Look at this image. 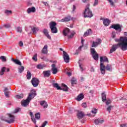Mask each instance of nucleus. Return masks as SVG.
Returning <instances> with one entry per match:
<instances>
[{"mask_svg": "<svg viewBox=\"0 0 127 127\" xmlns=\"http://www.w3.org/2000/svg\"><path fill=\"white\" fill-rule=\"evenodd\" d=\"M115 41H116V42H120V43L115 44V45H118L123 51L127 50V37H121L120 39H115Z\"/></svg>", "mask_w": 127, "mask_h": 127, "instance_id": "obj_1", "label": "nucleus"}, {"mask_svg": "<svg viewBox=\"0 0 127 127\" xmlns=\"http://www.w3.org/2000/svg\"><path fill=\"white\" fill-rule=\"evenodd\" d=\"M104 62H105V58L100 57V69L101 74L105 75L106 73V65H104Z\"/></svg>", "mask_w": 127, "mask_h": 127, "instance_id": "obj_2", "label": "nucleus"}, {"mask_svg": "<svg viewBox=\"0 0 127 127\" xmlns=\"http://www.w3.org/2000/svg\"><path fill=\"white\" fill-rule=\"evenodd\" d=\"M53 86L54 88H56L57 90H63V91L64 92H68L69 89V88L67 87V85L64 83L62 84V87L59 86L58 83H53Z\"/></svg>", "mask_w": 127, "mask_h": 127, "instance_id": "obj_3", "label": "nucleus"}, {"mask_svg": "<svg viewBox=\"0 0 127 127\" xmlns=\"http://www.w3.org/2000/svg\"><path fill=\"white\" fill-rule=\"evenodd\" d=\"M93 16V13L91 10H90V4H87L86 5V8H85L84 12V17H92Z\"/></svg>", "mask_w": 127, "mask_h": 127, "instance_id": "obj_4", "label": "nucleus"}, {"mask_svg": "<svg viewBox=\"0 0 127 127\" xmlns=\"http://www.w3.org/2000/svg\"><path fill=\"white\" fill-rule=\"evenodd\" d=\"M31 96H32V93H30L29 94V95L27 98L26 100H23L21 102V104L22 107H27L31 101Z\"/></svg>", "mask_w": 127, "mask_h": 127, "instance_id": "obj_5", "label": "nucleus"}, {"mask_svg": "<svg viewBox=\"0 0 127 127\" xmlns=\"http://www.w3.org/2000/svg\"><path fill=\"white\" fill-rule=\"evenodd\" d=\"M63 33L64 36H67L69 39H71V38L74 37V33H71L70 29L68 28H65L63 32Z\"/></svg>", "mask_w": 127, "mask_h": 127, "instance_id": "obj_6", "label": "nucleus"}, {"mask_svg": "<svg viewBox=\"0 0 127 127\" xmlns=\"http://www.w3.org/2000/svg\"><path fill=\"white\" fill-rule=\"evenodd\" d=\"M56 25H57V23L55 22H51L50 23V28L51 29L52 33H57V32H58Z\"/></svg>", "mask_w": 127, "mask_h": 127, "instance_id": "obj_7", "label": "nucleus"}, {"mask_svg": "<svg viewBox=\"0 0 127 127\" xmlns=\"http://www.w3.org/2000/svg\"><path fill=\"white\" fill-rule=\"evenodd\" d=\"M90 52L92 57L93 58L94 60L98 61L99 60V54L97 53L96 50L94 48H92L90 49Z\"/></svg>", "mask_w": 127, "mask_h": 127, "instance_id": "obj_8", "label": "nucleus"}, {"mask_svg": "<svg viewBox=\"0 0 127 127\" xmlns=\"http://www.w3.org/2000/svg\"><path fill=\"white\" fill-rule=\"evenodd\" d=\"M8 118L7 119V120H5V122H6V123H8V124H13V123H14V120L15 119L14 116L10 114H8Z\"/></svg>", "mask_w": 127, "mask_h": 127, "instance_id": "obj_9", "label": "nucleus"}, {"mask_svg": "<svg viewBox=\"0 0 127 127\" xmlns=\"http://www.w3.org/2000/svg\"><path fill=\"white\" fill-rule=\"evenodd\" d=\"M63 58L64 62L65 63H69V60H70V57H69V55L65 51L63 52Z\"/></svg>", "mask_w": 127, "mask_h": 127, "instance_id": "obj_10", "label": "nucleus"}, {"mask_svg": "<svg viewBox=\"0 0 127 127\" xmlns=\"http://www.w3.org/2000/svg\"><path fill=\"white\" fill-rule=\"evenodd\" d=\"M38 85H39V80L38 78L33 77L32 78V86L36 88V87L38 86Z\"/></svg>", "mask_w": 127, "mask_h": 127, "instance_id": "obj_11", "label": "nucleus"}, {"mask_svg": "<svg viewBox=\"0 0 127 127\" xmlns=\"http://www.w3.org/2000/svg\"><path fill=\"white\" fill-rule=\"evenodd\" d=\"M105 123V120L101 119H97L94 120V124L96 126H99V125H102V124H104Z\"/></svg>", "mask_w": 127, "mask_h": 127, "instance_id": "obj_12", "label": "nucleus"}, {"mask_svg": "<svg viewBox=\"0 0 127 127\" xmlns=\"http://www.w3.org/2000/svg\"><path fill=\"white\" fill-rule=\"evenodd\" d=\"M112 28H114V29H115V30H118L119 32H121L122 31V28H121V26L120 24H114L111 26Z\"/></svg>", "mask_w": 127, "mask_h": 127, "instance_id": "obj_13", "label": "nucleus"}, {"mask_svg": "<svg viewBox=\"0 0 127 127\" xmlns=\"http://www.w3.org/2000/svg\"><path fill=\"white\" fill-rule=\"evenodd\" d=\"M119 48H120L119 45H113L111 48V49L110 50L109 54H111V53L115 52V51H116V50H117V49H118Z\"/></svg>", "mask_w": 127, "mask_h": 127, "instance_id": "obj_14", "label": "nucleus"}, {"mask_svg": "<svg viewBox=\"0 0 127 127\" xmlns=\"http://www.w3.org/2000/svg\"><path fill=\"white\" fill-rule=\"evenodd\" d=\"M43 74L44 77L48 78V77H50L51 75V71L50 70H46L43 72Z\"/></svg>", "mask_w": 127, "mask_h": 127, "instance_id": "obj_15", "label": "nucleus"}, {"mask_svg": "<svg viewBox=\"0 0 127 127\" xmlns=\"http://www.w3.org/2000/svg\"><path fill=\"white\" fill-rule=\"evenodd\" d=\"M52 71L53 72V74L55 75V74H57V72H58V69H57V68H56V65L55 64H52Z\"/></svg>", "mask_w": 127, "mask_h": 127, "instance_id": "obj_16", "label": "nucleus"}, {"mask_svg": "<svg viewBox=\"0 0 127 127\" xmlns=\"http://www.w3.org/2000/svg\"><path fill=\"white\" fill-rule=\"evenodd\" d=\"M77 116L78 119H79V120H80V119H83V118H84V117L85 116V114H84V112L80 111L78 112Z\"/></svg>", "mask_w": 127, "mask_h": 127, "instance_id": "obj_17", "label": "nucleus"}, {"mask_svg": "<svg viewBox=\"0 0 127 127\" xmlns=\"http://www.w3.org/2000/svg\"><path fill=\"white\" fill-rule=\"evenodd\" d=\"M44 34L49 39H51V37L49 35V33H48V30L46 29H44L43 31Z\"/></svg>", "mask_w": 127, "mask_h": 127, "instance_id": "obj_18", "label": "nucleus"}, {"mask_svg": "<svg viewBox=\"0 0 127 127\" xmlns=\"http://www.w3.org/2000/svg\"><path fill=\"white\" fill-rule=\"evenodd\" d=\"M93 33L91 29L87 30L86 32L84 33L83 36L84 37H87V36H89V35H91Z\"/></svg>", "mask_w": 127, "mask_h": 127, "instance_id": "obj_19", "label": "nucleus"}, {"mask_svg": "<svg viewBox=\"0 0 127 127\" xmlns=\"http://www.w3.org/2000/svg\"><path fill=\"white\" fill-rule=\"evenodd\" d=\"M40 104L42 107H43L44 109H46L48 107V104H47V102L45 101H40Z\"/></svg>", "mask_w": 127, "mask_h": 127, "instance_id": "obj_20", "label": "nucleus"}, {"mask_svg": "<svg viewBox=\"0 0 127 127\" xmlns=\"http://www.w3.org/2000/svg\"><path fill=\"white\" fill-rule=\"evenodd\" d=\"M110 23H111V21L109 20V19H105L103 20V24L105 26H109V25H110Z\"/></svg>", "mask_w": 127, "mask_h": 127, "instance_id": "obj_21", "label": "nucleus"}, {"mask_svg": "<svg viewBox=\"0 0 127 127\" xmlns=\"http://www.w3.org/2000/svg\"><path fill=\"white\" fill-rule=\"evenodd\" d=\"M11 61L14 62L15 64H16L17 65H19V66H21L22 65L21 62H20V61L18 60L11 59Z\"/></svg>", "mask_w": 127, "mask_h": 127, "instance_id": "obj_22", "label": "nucleus"}, {"mask_svg": "<svg viewBox=\"0 0 127 127\" xmlns=\"http://www.w3.org/2000/svg\"><path fill=\"white\" fill-rule=\"evenodd\" d=\"M48 47L47 46V45L44 46L42 50V53H43V54H47V52H48V51L47 50Z\"/></svg>", "mask_w": 127, "mask_h": 127, "instance_id": "obj_23", "label": "nucleus"}, {"mask_svg": "<svg viewBox=\"0 0 127 127\" xmlns=\"http://www.w3.org/2000/svg\"><path fill=\"white\" fill-rule=\"evenodd\" d=\"M83 99H84V95L83 94V93H80L79 95H78L76 100L78 102H80V101L83 100Z\"/></svg>", "mask_w": 127, "mask_h": 127, "instance_id": "obj_24", "label": "nucleus"}, {"mask_svg": "<svg viewBox=\"0 0 127 127\" xmlns=\"http://www.w3.org/2000/svg\"><path fill=\"white\" fill-rule=\"evenodd\" d=\"M4 93L5 97L7 98H8L9 97V91H8V88L7 87H5L4 90Z\"/></svg>", "mask_w": 127, "mask_h": 127, "instance_id": "obj_25", "label": "nucleus"}, {"mask_svg": "<svg viewBox=\"0 0 127 127\" xmlns=\"http://www.w3.org/2000/svg\"><path fill=\"white\" fill-rule=\"evenodd\" d=\"M102 102H104L107 101V95L104 92L102 93L101 95Z\"/></svg>", "mask_w": 127, "mask_h": 127, "instance_id": "obj_26", "label": "nucleus"}, {"mask_svg": "<svg viewBox=\"0 0 127 127\" xmlns=\"http://www.w3.org/2000/svg\"><path fill=\"white\" fill-rule=\"evenodd\" d=\"M83 47H84L83 46H80L77 50H76V52L75 53V55H78V54H79V53H80V52H81L82 51V48H83Z\"/></svg>", "mask_w": 127, "mask_h": 127, "instance_id": "obj_27", "label": "nucleus"}, {"mask_svg": "<svg viewBox=\"0 0 127 127\" xmlns=\"http://www.w3.org/2000/svg\"><path fill=\"white\" fill-rule=\"evenodd\" d=\"M71 86H74L75 84H77V79L75 77H72L71 80Z\"/></svg>", "mask_w": 127, "mask_h": 127, "instance_id": "obj_28", "label": "nucleus"}, {"mask_svg": "<svg viewBox=\"0 0 127 127\" xmlns=\"http://www.w3.org/2000/svg\"><path fill=\"white\" fill-rule=\"evenodd\" d=\"M39 31V29L38 28V27H33L32 28L33 34H36Z\"/></svg>", "mask_w": 127, "mask_h": 127, "instance_id": "obj_29", "label": "nucleus"}, {"mask_svg": "<svg viewBox=\"0 0 127 127\" xmlns=\"http://www.w3.org/2000/svg\"><path fill=\"white\" fill-rule=\"evenodd\" d=\"M106 67V69L107 71H112V65L108 64Z\"/></svg>", "mask_w": 127, "mask_h": 127, "instance_id": "obj_30", "label": "nucleus"}, {"mask_svg": "<svg viewBox=\"0 0 127 127\" xmlns=\"http://www.w3.org/2000/svg\"><path fill=\"white\" fill-rule=\"evenodd\" d=\"M5 70H6V67H3L1 69V71H0V75L2 76V75H3L4 72H5Z\"/></svg>", "mask_w": 127, "mask_h": 127, "instance_id": "obj_31", "label": "nucleus"}, {"mask_svg": "<svg viewBox=\"0 0 127 127\" xmlns=\"http://www.w3.org/2000/svg\"><path fill=\"white\" fill-rule=\"evenodd\" d=\"M78 64L81 72H83V71H84L85 68H84V65L80 63H78Z\"/></svg>", "mask_w": 127, "mask_h": 127, "instance_id": "obj_32", "label": "nucleus"}, {"mask_svg": "<svg viewBox=\"0 0 127 127\" xmlns=\"http://www.w3.org/2000/svg\"><path fill=\"white\" fill-rule=\"evenodd\" d=\"M99 45V43L96 42L95 41H93L92 42V44L91 45L92 47H94L95 48H96V47H97Z\"/></svg>", "mask_w": 127, "mask_h": 127, "instance_id": "obj_33", "label": "nucleus"}, {"mask_svg": "<svg viewBox=\"0 0 127 127\" xmlns=\"http://www.w3.org/2000/svg\"><path fill=\"white\" fill-rule=\"evenodd\" d=\"M24 71V66L21 65V66L18 68V72L19 73H22Z\"/></svg>", "mask_w": 127, "mask_h": 127, "instance_id": "obj_34", "label": "nucleus"}, {"mask_svg": "<svg viewBox=\"0 0 127 127\" xmlns=\"http://www.w3.org/2000/svg\"><path fill=\"white\" fill-rule=\"evenodd\" d=\"M71 18L70 17H65L61 20L62 22H64V21H70Z\"/></svg>", "mask_w": 127, "mask_h": 127, "instance_id": "obj_35", "label": "nucleus"}, {"mask_svg": "<svg viewBox=\"0 0 127 127\" xmlns=\"http://www.w3.org/2000/svg\"><path fill=\"white\" fill-rule=\"evenodd\" d=\"M36 96H37V93H36V89H33L32 90V98H34V97H36Z\"/></svg>", "mask_w": 127, "mask_h": 127, "instance_id": "obj_36", "label": "nucleus"}, {"mask_svg": "<svg viewBox=\"0 0 127 127\" xmlns=\"http://www.w3.org/2000/svg\"><path fill=\"white\" fill-rule=\"evenodd\" d=\"M26 77H27V79H28V80H29V79H31V73H30V72H29V71H27Z\"/></svg>", "mask_w": 127, "mask_h": 127, "instance_id": "obj_37", "label": "nucleus"}, {"mask_svg": "<svg viewBox=\"0 0 127 127\" xmlns=\"http://www.w3.org/2000/svg\"><path fill=\"white\" fill-rule=\"evenodd\" d=\"M35 118L36 119V120H40V113H36L35 115Z\"/></svg>", "mask_w": 127, "mask_h": 127, "instance_id": "obj_38", "label": "nucleus"}, {"mask_svg": "<svg viewBox=\"0 0 127 127\" xmlns=\"http://www.w3.org/2000/svg\"><path fill=\"white\" fill-rule=\"evenodd\" d=\"M32 60H33V61H34L35 62H37V54H35L33 58H32Z\"/></svg>", "mask_w": 127, "mask_h": 127, "instance_id": "obj_39", "label": "nucleus"}, {"mask_svg": "<svg viewBox=\"0 0 127 127\" xmlns=\"http://www.w3.org/2000/svg\"><path fill=\"white\" fill-rule=\"evenodd\" d=\"M4 13L6 15H9V14H11V13H12V12L11 10H5Z\"/></svg>", "mask_w": 127, "mask_h": 127, "instance_id": "obj_40", "label": "nucleus"}, {"mask_svg": "<svg viewBox=\"0 0 127 127\" xmlns=\"http://www.w3.org/2000/svg\"><path fill=\"white\" fill-rule=\"evenodd\" d=\"M0 59L2 61V62H6V57L2 56L0 57Z\"/></svg>", "mask_w": 127, "mask_h": 127, "instance_id": "obj_41", "label": "nucleus"}, {"mask_svg": "<svg viewBox=\"0 0 127 127\" xmlns=\"http://www.w3.org/2000/svg\"><path fill=\"white\" fill-rule=\"evenodd\" d=\"M106 101V104L107 105V106H109L110 104L112 103V100L110 99H108Z\"/></svg>", "mask_w": 127, "mask_h": 127, "instance_id": "obj_42", "label": "nucleus"}, {"mask_svg": "<svg viewBox=\"0 0 127 127\" xmlns=\"http://www.w3.org/2000/svg\"><path fill=\"white\" fill-rule=\"evenodd\" d=\"M37 69H43L44 68V65L42 64H38L37 65Z\"/></svg>", "mask_w": 127, "mask_h": 127, "instance_id": "obj_43", "label": "nucleus"}, {"mask_svg": "<svg viewBox=\"0 0 127 127\" xmlns=\"http://www.w3.org/2000/svg\"><path fill=\"white\" fill-rule=\"evenodd\" d=\"M16 99H22L23 98V94H21L20 95H18L16 96Z\"/></svg>", "mask_w": 127, "mask_h": 127, "instance_id": "obj_44", "label": "nucleus"}, {"mask_svg": "<svg viewBox=\"0 0 127 127\" xmlns=\"http://www.w3.org/2000/svg\"><path fill=\"white\" fill-rule=\"evenodd\" d=\"M75 10H76V6L75 5H73L72 6V10L71 11L72 13H75Z\"/></svg>", "mask_w": 127, "mask_h": 127, "instance_id": "obj_45", "label": "nucleus"}, {"mask_svg": "<svg viewBox=\"0 0 127 127\" xmlns=\"http://www.w3.org/2000/svg\"><path fill=\"white\" fill-rule=\"evenodd\" d=\"M95 42H97L100 45V44H101V43H102V40L101 39H99V38L97 39L96 41Z\"/></svg>", "mask_w": 127, "mask_h": 127, "instance_id": "obj_46", "label": "nucleus"}, {"mask_svg": "<svg viewBox=\"0 0 127 127\" xmlns=\"http://www.w3.org/2000/svg\"><path fill=\"white\" fill-rule=\"evenodd\" d=\"M20 111V108H17L14 110V114H16V113H18Z\"/></svg>", "mask_w": 127, "mask_h": 127, "instance_id": "obj_47", "label": "nucleus"}, {"mask_svg": "<svg viewBox=\"0 0 127 127\" xmlns=\"http://www.w3.org/2000/svg\"><path fill=\"white\" fill-rule=\"evenodd\" d=\"M112 108H113V106H110L107 108V111L108 112H109V113H111V111H112Z\"/></svg>", "mask_w": 127, "mask_h": 127, "instance_id": "obj_48", "label": "nucleus"}, {"mask_svg": "<svg viewBox=\"0 0 127 127\" xmlns=\"http://www.w3.org/2000/svg\"><path fill=\"white\" fill-rule=\"evenodd\" d=\"M27 13H30L32 12V7L28 8L27 10Z\"/></svg>", "mask_w": 127, "mask_h": 127, "instance_id": "obj_49", "label": "nucleus"}, {"mask_svg": "<svg viewBox=\"0 0 127 127\" xmlns=\"http://www.w3.org/2000/svg\"><path fill=\"white\" fill-rule=\"evenodd\" d=\"M98 4H99V0H95L94 3L93 4V6H96V5H98Z\"/></svg>", "mask_w": 127, "mask_h": 127, "instance_id": "obj_50", "label": "nucleus"}, {"mask_svg": "<svg viewBox=\"0 0 127 127\" xmlns=\"http://www.w3.org/2000/svg\"><path fill=\"white\" fill-rule=\"evenodd\" d=\"M117 36V33H116V32H113L112 34V38H116V36Z\"/></svg>", "mask_w": 127, "mask_h": 127, "instance_id": "obj_51", "label": "nucleus"}, {"mask_svg": "<svg viewBox=\"0 0 127 127\" xmlns=\"http://www.w3.org/2000/svg\"><path fill=\"white\" fill-rule=\"evenodd\" d=\"M108 0L110 2L111 5H112V6H114L115 5V4H114V1H113L112 0Z\"/></svg>", "mask_w": 127, "mask_h": 127, "instance_id": "obj_52", "label": "nucleus"}, {"mask_svg": "<svg viewBox=\"0 0 127 127\" xmlns=\"http://www.w3.org/2000/svg\"><path fill=\"white\" fill-rule=\"evenodd\" d=\"M17 32H21V31H22V30L21 29V27H18L17 28Z\"/></svg>", "mask_w": 127, "mask_h": 127, "instance_id": "obj_53", "label": "nucleus"}, {"mask_svg": "<svg viewBox=\"0 0 127 127\" xmlns=\"http://www.w3.org/2000/svg\"><path fill=\"white\" fill-rule=\"evenodd\" d=\"M82 107H83V108H87V103H84L82 104Z\"/></svg>", "mask_w": 127, "mask_h": 127, "instance_id": "obj_54", "label": "nucleus"}, {"mask_svg": "<svg viewBox=\"0 0 127 127\" xmlns=\"http://www.w3.org/2000/svg\"><path fill=\"white\" fill-rule=\"evenodd\" d=\"M91 113H92V114H97V109H94V110H92Z\"/></svg>", "mask_w": 127, "mask_h": 127, "instance_id": "obj_55", "label": "nucleus"}, {"mask_svg": "<svg viewBox=\"0 0 127 127\" xmlns=\"http://www.w3.org/2000/svg\"><path fill=\"white\" fill-rule=\"evenodd\" d=\"M4 27H5V28H9V27H10V25L9 24H6L4 25Z\"/></svg>", "mask_w": 127, "mask_h": 127, "instance_id": "obj_56", "label": "nucleus"}, {"mask_svg": "<svg viewBox=\"0 0 127 127\" xmlns=\"http://www.w3.org/2000/svg\"><path fill=\"white\" fill-rule=\"evenodd\" d=\"M31 4H32V3H31V2L30 1H28L27 2V6H30V5H31Z\"/></svg>", "mask_w": 127, "mask_h": 127, "instance_id": "obj_57", "label": "nucleus"}, {"mask_svg": "<svg viewBox=\"0 0 127 127\" xmlns=\"http://www.w3.org/2000/svg\"><path fill=\"white\" fill-rule=\"evenodd\" d=\"M19 46H20L21 47L23 46V43L22 41L19 42Z\"/></svg>", "mask_w": 127, "mask_h": 127, "instance_id": "obj_58", "label": "nucleus"}, {"mask_svg": "<svg viewBox=\"0 0 127 127\" xmlns=\"http://www.w3.org/2000/svg\"><path fill=\"white\" fill-rule=\"evenodd\" d=\"M120 127H127V124H121Z\"/></svg>", "mask_w": 127, "mask_h": 127, "instance_id": "obj_59", "label": "nucleus"}, {"mask_svg": "<svg viewBox=\"0 0 127 127\" xmlns=\"http://www.w3.org/2000/svg\"><path fill=\"white\" fill-rule=\"evenodd\" d=\"M32 122L35 124V125H36V119H35V118L32 119Z\"/></svg>", "mask_w": 127, "mask_h": 127, "instance_id": "obj_60", "label": "nucleus"}, {"mask_svg": "<svg viewBox=\"0 0 127 127\" xmlns=\"http://www.w3.org/2000/svg\"><path fill=\"white\" fill-rule=\"evenodd\" d=\"M90 71H91V72H95V69H94L93 67H91V68L90 69Z\"/></svg>", "mask_w": 127, "mask_h": 127, "instance_id": "obj_61", "label": "nucleus"}, {"mask_svg": "<svg viewBox=\"0 0 127 127\" xmlns=\"http://www.w3.org/2000/svg\"><path fill=\"white\" fill-rule=\"evenodd\" d=\"M66 74H67V75L68 76H69V77H70V76H71V75H72V73H71V72H67L66 73Z\"/></svg>", "mask_w": 127, "mask_h": 127, "instance_id": "obj_62", "label": "nucleus"}, {"mask_svg": "<svg viewBox=\"0 0 127 127\" xmlns=\"http://www.w3.org/2000/svg\"><path fill=\"white\" fill-rule=\"evenodd\" d=\"M104 60H105V62H109V59H108V58L105 57Z\"/></svg>", "mask_w": 127, "mask_h": 127, "instance_id": "obj_63", "label": "nucleus"}, {"mask_svg": "<svg viewBox=\"0 0 127 127\" xmlns=\"http://www.w3.org/2000/svg\"><path fill=\"white\" fill-rule=\"evenodd\" d=\"M36 9L35 7H32V12H35Z\"/></svg>", "mask_w": 127, "mask_h": 127, "instance_id": "obj_64", "label": "nucleus"}]
</instances>
